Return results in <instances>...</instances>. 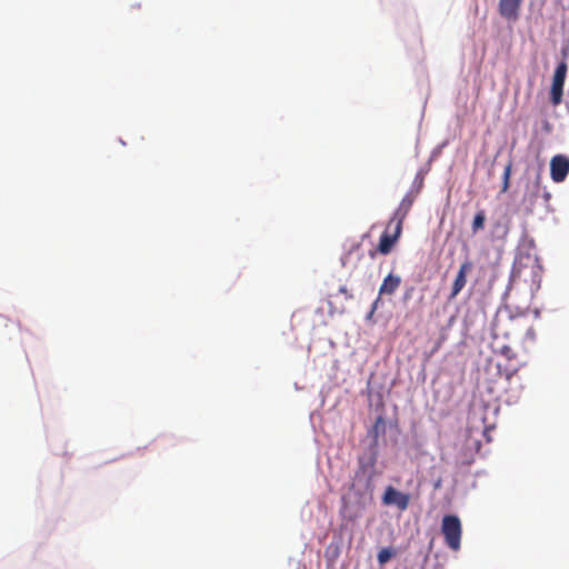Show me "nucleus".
<instances>
[{
	"label": "nucleus",
	"mask_w": 569,
	"mask_h": 569,
	"mask_svg": "<svg viewBox=\"0 0 569 569\" xmlns=\"http://www.w3.org/2000/svg\"><path fill=\"white\" fill-rule=\"evenodd\" d=\"M491 348L495 355L505 358L506 363L495 359L487 361L485 368L487 391L495 400H505L507 403L517 402L523 389L522 381L518 376L520 363L517 353L497 335L493 337Z\"/></svg>",
	"instance_id": "1"
},
{
	"label": "nucleus",
	"mask_w": 569,
	"mask_h": 569,
	"mask_svg": "<svg viewBox=\"0 0 569 569\" xmlns=\"http://www.w3.org/2000/svg\"><path fill=\"white\" fill-rule=\"evenodd\" d=\"M569 173V158L563 154H557L550 160V176L552 181L562 182Z\"/></svg>",
	"instance_id": "6"
},
{
	"label": "nucleus",
	"mask_w": 569,
	"mask_h": 569,
	"mask_svg": "<svg viewBox=\"0 0 569 569\" xmlns=\"http://www.w3.org/2000/svg\"><path fill=\"white\" fill-rule=\"evenodd\" d=\"M566 74H567V63L562 61L557 66V68L555 70L552 82L563 86L565 80H566Z\"/></svg>",
	"instance_id": "15"
},
{
	"label": "nucleus",
	"mask_w": 569,
	"mask_h": 569,
	"mask_svg": "<svg viewBox=\"0 0 569 569\" xmlns=\"http://www.w3.org/2000/svg\"><path fill=\"white\" fill-rule=\"evenodd\" d=\"M562 94H563V86L552 82L551 90H550V100L553 106H558L561 103Z\"/></svg>",
	"instance_id": "14"
},
{
	"label": "nucleus",
	"mask_w": 569,
	"mask_h": 569,
	"mask_svg": "<svg viewBox=\"0 0 569 569\" xmlns=\"http://www.w3.org/2000/svg\"><path fill=\"white\" fill-rule=\"evenodd\" d=\"M359 468L357 471V475L366 476L368 481H371L375 476V467L377 462V456L376 453H371L367 457H360L359 460Z\"/></svg>",
	"instance_id": "10"
},
{
	"label": "nucleus",
	"mask_w": 569,
	"mask_h": 569,
	"mask_svg": "<svg viewBox=\"0 0 569 569\" xmlns=\"http://www.w3.org/2000/svg\"><path fill=\"white\" fill-rule=\"evenodd\" d=\"M441 533L446 545L451 550H459L461 545L462 526L458 516L446 515L441 522Z\"/></svg>",
	"instance_id": "3"
},
{
	"label": "nucleus",
	"mask_w": 569,
	"mask_h": 569,
	"mask_svg": "<svg viewBox=\"0 0 569 569\" xmlns=\"http://www.w3.org/2000/svg\"><path fill=\"white\" fill-rule=\"evenodd\" d=\"M527 276H530V290L538 291L542 280V266L538 257L527 254L526 257H519L515 262L512 278L527 281Z\"/></svg>",
	"instance_id": "2"
},
{
	"label": "nucleus",
	"mask_w": 569,
	"mask_h": 569,
	"mask_svg": "<svg viewBox=\"0 0 569 569\" xmlns=\"http://www.w3.org/2000/svg\"><path fill=\"white\" fill-rule=\"evenodd\" d=\"M472 268H473V263L471 260L467 259L461 263L459 271L456 276V279L452 283L450 299L456 298L461 292V290L465 288L466 283H467V274L472 270Z\"/></svg>",
	"instance_id": "7"
},
{
	"label": "nucleus",
	"mask_w": 569,
	"mask_h": 569,
	"mask_svg": "<svg viewBox=\"0 0 569 569\" xmlns=\"http://www.w3.org/2000/svg\"><path fill=\"white\" fill-rule=\"evenodd\" d=\"M341 513L348 520H355V519H357L360 516V511L359 510H356V511L351 510L349 505L347 503V501L345 499H343V507L341 509Z\"/></svg>",
	"instance_id": "16"
},
{
	"label": "nucleus",
	"mask_w": 569,
	"mask_h": 569,
	"mask_svg": "<svg viewBox=\"0 0 569 569\" xmlns=\"http://www.w3.org/2000/svg\"><path fill=\"white\" fill-rule=\"evenodd\" d=\"M511 169H512V162H509L506 167H505V171H503V181H502V192H506L509 188V180H510V174H511Z\"/></svg>",
	"instance_id": "17"
},
{
	"label": "nucleus",
	"mask_w": 569,
	"mask_h": 569,
	"mask_svg": "<svg viewBox=\"0 0 569 569\" xmlns=\"http://www.w3.org/2000/svg\"><path fill=\"white\" fill-rule=\"evenodd\" d=\"M521 3L522 0H499V14L509 21H517L519 18Z\"/></svg>",
	"instance_id": "8"
},
{
	"label": "nucleus",
	"mask_w": 569,
	"mask_h": 569,
	"mask_svg": "<svg viewBox=\"0 0 569 569\" xmlns=\"http://www.w3.org/2000/svg\"><path fill=\"white\" fill-rule=\"evenodd\" d=\"M339 292L342 293L347 299H352L353 296L349 292L346 286L339 288Z\"/></svg>",
	"instance_id": "19"
},
{
	"label": "nucleus",
	"mask_w": 569,
	"mask_h": 569,
	"mask_svg": "<svg viewBox=\"0 0 569 569\" xmlns=\"http://www.w3.org/2000/svg\"><path fill=\"white\" fill-rule=\"evenodd\" d=\"M388 230H389V228L387 227V230L381 234V237L379 239L377 249L369 251V256L372 259L376 257L377 252L386 256L392 251L395 244L397 243L398 239L401 236L402 226L395 223L393 232H389Z\"/></svg>",
	"instance_id": "4"
},
{
	"label": "nucleus",
	"mask_w": 569,
	"mask_h": 569,
	"mask_svg": "<svg viewBox=\"0 0 569 569\" xmlns=\"http://www.w3.org/2000/svg\"><path fill=\"white\" fill-rule=\"evenodd\" d=\"M486 219L485 210L477 211L471 223V230L473 233H477L485 228Z\"/></svg>",
	"instance_id": "13"
},
{
	"label": "nucleus",
	"mask_w": 569,
	"mask_h": 569,
	"mask_svg": "<svg viewBox=\"0 0 569 569\" xmlns=\"http://www.w3.org/2000/svg\"><path fill=\"white\" fill-rule=\"evenodd\" d=\"M386 432V421L382 416H378L372 428L369 430V435L373 438L375 443H377L380 435Z\"/></svg>",
	"instance_id": "12"
},
{
	"label": "nucleus",
	"mask_w": 569,
	"mask_h": 569,
	"mask_svg": "<svg viewBox=\"0 0 569 569\" xmlns=\"http://www.w3.org/2000/svg\"><path fill=\"white\" fill-rule=\"evenodd\" d=\"M401 283L399 276L389 273L382 281L379 288V295H393Z\"/></svg>",
	"instance_id": "11"
},
{
	"label": "nucleus",
	"mask_w": 569,
	"mask_h": 569,
	"mask_svg": "<svg viewBox=\"0 0 569 569\" xmlns=\"http://www.w3.org/2000/svg\"><path fill=\"white\" fill-rule=\"evenodd\" d=\"M413 201H415V196L412 193H407L402 198L399 207L396 209L392 218L389 221L388 228H390L392 223H398L400 226L403 224V221H405L406 217L408 216V213L413 204Z\"/></svg>",
	"instance_id": "9"
},
{
	"label": "nucleus",
	"mask_w": 569,
	"mask_h": 569,
	"mask_svg": "<svg viewBox=\"0 0 569 569\" xmlns=\"http://www.w3.org/2000/svg\"><path fill=\"white\" fill-rule=\"evenodd\" d=\"M409 502L410 496L395 489L392 486H388L382 495L383 505L396 506L401 511L409 507Z\"/></svg>",
	"instance_id": "5"
},
{
	"label": "nucleus",
	"mask_w": 569,
	"mask_h": 569,
	"mask_svg": "<svg viewBox=\"0 0 569 569\" xmlns=\"http://www.w3.org/2000/svg\"><path fill=\"white\" fill-rule=\"evenodd\" d=\"M391 558V552L388 549H382L378 553V561L380 563H386Z\"/></svg>",
	"instance_id": "18"
}]
</instances>
